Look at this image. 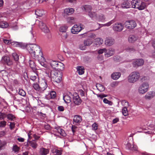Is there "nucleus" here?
Instances as JSON below:
<instances>
[{
  "mask_svg": "<svg viewBox=\"0 0 155 155\" xmlns=\"http://www.w3.org/2000/svg\"><path fill=\"white\" fill-rule=\"evenodd\" d=\"M27 48L32 57L37 60L42 66L47 67L45 59L43 56L41 49L39 46L36 44H30L27 45Z\"/></svg>",
  "mask_w": 155,
  "mask_h": 155,
  "instance_id": "obj_1",
  "label": "nucleus"
},
{
  "mask_svg": "<svg viewBox=\"0 0 155 155\" xmlns=\"http://www.w3.org/2000/svg\"><path fill=\"white\" fill-rule=\"evenodd\" d=\"M62 77L61 73L60 71L53 70L50 72V78L52 81L59 83L61 80Z\"/></svg>",
  "mask_w": 155,
  "mask_h": 155,
  "instance_id": "obj_2",
  "label": "nucleus"
},
{
  "mask_svg": "<svg viewBox=\"0 0 155 155\" xmlns=\"http://www.w3.org/2000/svg\"><path fill=\"white\" fill-rule=\"evenodd\" d=\"M140 77V74L137 71L132 72L128 76V81L130 83H134L137 81Z\"/></svg>",
  "mask_w": 155,
  "mask_h": 155,
  "instance_id": "obj_3",
  "label": "nucleus"
},
{
  "mask_svg": "<svg viewBox=\"0 0 155 155\" xmlns=\"http://www.w3.org/2000/svg\"><path fill=\"white\" fill-rule=\"evenodd\" d=\"M131 3L132 8H138L140 10L144 9L146 6L145 3L141 2L140 1L133 0Z\"/></svg>",
  "mask_w": 155,
  "mask_h": 155,
  "instance_id": "obj_4",
  "label": "nucleus"
},
{
  "mask_svg": "<svg viewBox=\"0 0 155 155\" xmlns=\"http://www.w3.org/2000/svg\"><path fill=\"white\" fill-rule=\"evenodd\" d=\"M124 25L126 28L128 29H132L134 28L137 26L136 22L133 20H129L126 21Z\"/></svg>",
  "mask_w": 155,
  "mask_h": 155,
  "instance_id": "obj_5",
  "label": "nucleus"
},
{
  "mask_svg": "<svg viewBox=\"0 0 155 155\" xmlns=\"http://www.w3.org/2000/svg\"><path fill=\"white\" fill-rule=\"evenodd\" d=\"M149 86L147 83H143L140 85L139 88V93L143 94L147 92L148 90Z\"/></svg>",
  "mask_w": 155,
  "mask_h": 155,
  "instance_id": "obj_6",
  "label": "nucleus"
},
{
  "mask_svg": "<svg viewBox=\"0 0 155 155\" xmlns=\"http://www.w3.org/2000/svg\"><path fill=\"white\" fill-rule=\"evenodd\" d=\"M83 28L81 27V24L78 25H75L71 29L72 33L75 34L81 31Z\"/></svg>",
  "mask_w": 155,
  "mask_h": 155,
  "instance_id": "obj_7",
  "label": "nucleus"
},
{
  "mask_svg": "<svg viewBox=\"0 0 155 155\" xmlns=\"http://www.w3.org/2000/svg\"><path fill=\"white\" fill-rule=\"evenodd\" d=\"M1 62L3 64H6L8 65H11L12 64V62L9 58L7 56H4L2 58Z\"/></svg>",
  "mask_w": 155,
  "mask_h": 155,
  "instance_id": "obj_8",
  "label": "nucleus"
},
{
  "mask_svg": "<svg viewBox=\"0 0 155 155\" xmlns=\"http://www.w3.org/2000/svg\"><path fill=\"white\" fill-rule=\"evenodd\" d=\"M74 12V9L72 8H68L64 10L63 15L66 18L68 15L72 14Z\"/></svg>",
  "mask_w": 155,
  "mask_h": 155,
  "instance_id": "obj_9",
  "label": "nucleus"
},
{
  "mask_svg": "<svg viewBox=\"0 0 155 155\" xmlns=\"http://www.w3.org/2000/svg\"><path fill=\"white\" fill-rule=\"evenodd\" d=\"M143 63V60L141 59H140L134 60L133 61L132 64L134 67L137 68L142 65Z\"/></svg>",
  "mask_w": 155,
  "mask_h": 155,
  "instance_id": "obj_10",
  "label": "nucleus"
},
{
  "mask_svg": "<svg viewBox=\"0 0 155 155\" xmlns=\"http://www.w3.org/2000/svg\"><path fill=\"white\" fill-rule=\"evenodd\" d=\"M124 26L120 23H116L113 25V29L116 31H120L123 29Z\"/></svg>",
  "mask_w": 155,
  "mask_h": 155,
  "instance_id": "obj_11",
  "label": "nucleus"
},
{
  "mask_svg": "<svg viewBox=\"0 0 155 155\" xmlns=\"http://www.w3.org/2000/svg\"><path fill=\"white\" fill-rule=\"evenodd\" d=\"M115 40L113 38L108 37L106 38L105 41V45L108 46H110L114 44Z\"/></svg>",
  "mask_w": 155,
  "mask_h": 155,
  "instance_id": "obj_12",
  "label": "nucleus"
},
{
  "mask_svg": "<svg viewBox=\"0 0 155 155\" xmlns=\"http://www.w3.org/2000/svg\"><path fill=\"white\" fill-rule=\"evenodd\" d=\"M39 26L42 31L46 34L48 33V28L46 26L45 24H44L43 22L41 21L39 22Z\"/></svg>",
  "mask_w": 155,
  "mask_h": 155,
  "instance_id": "obj_13",
  "label": "nucleus"
},
{
  "mask_svg": "<svg viewBox=\"0 0 155 155\" xmlns=\"http://www.w3.org/2000/svg\"><path fill=\"white\" fill-rule=\"evenodd\" d=\"M73 100L74 102L76 104L79 105L81 103V100L77 93H75L74 95Z\"/></svg>",
  "mask_w": 155,
  "mask_h": 155,
  "instance_id": "obj_14",
  "label": "nucleus"
},
{
  "mask_svg": "<svg viewBox=\"0 0 155 155\" xmlns=\"http://www.w3.org/2000/svg\"><path fill=\"white\" fill-rule=\"evenodd\" d=\"M155 96V92L153 91H151L148 92L145 96L146 99L150 100Z\"/></svg>",
  "mask_w": 155,
  "mask_h": 155,
  "instance_id": "obj_15",
  "label": "nucleus"
},
{
  "mask_svg": "<svg viewBox=\"0 0 155 155\" xmlns=\"http://www.w3.org/2000/svg\"><path fill=\"white\" fill-rule=\"evenodd\" d=\"M82 120V117L79 115H75L74 116L73 120V122L76 123H79Z\"/></svg>",
  "mask_w": 155,
  "mask_h": 155,
  "instance_id": "obj_16",
  "label": "nucleus"
},
{
  "mask_svg": "<svg viewBox=\"0 0 155 155\" xmlns=\"http://www.w3.org/2000/svg\"><path fill=\"white\" fill-rule=\"evenodd\" d=\"M58 61H54L52 60H49V63L50 64L51 67L53 69L56 70V67H57V64Z\"/></svg>",
  "mask_w": 155,
  "mask_h": 155,
  "instance_id": "obj_17",
  "label": "nucleus"
},
{
  "mask_svg": "<svg viewBox=\"0 0 155 155\" xmlns=\"http://www.w3.org/2000/svg\"><path fill=\"white\" fill-rule=\"evenodd\" d=\"M138 37L135 35H130L128 38L129 41L131 43H133L137 39Z\"/></svg>",
  "mask_w": 155,
  "mask_h": 155,
  "instance_id": "obj_18",
  "label": "nucleus"
},
{
  "mask_svg": "<svg viewBox=\"0 0 155 155\" xmlns=\"http://www.w3.org/2000/svg\"><path fill=\"white\" fill-rule=\"evenodd\" d=\"M48 153V149L42 147L40 149L39 153L41 155H46Z\"/></svg>",
  "mask_w": 155,
  "mask_h": 155,
  "instance_id": "obj_19",
  "label": "nucleus"
},
{
  "mask_svg": "<svg viewBox=\"0 0 155 155\" xmlns=\"http://www.w3.org/2000/svg\"><path fill=\"white\" fill-rule=\"evenodd\" d=\"M121 73L119 72H114L111 75L112 79L115 80L118 79L120 76Z\"/></svg>",
  "mask_w": 155,
  "mask_h": 155,
  "instance_id": "obj_20",
  "label": "nucleus"
},
{
  "mask_svg": "<svg viewBox=\"0 0 155 155\" xmlns=\"http://www.w3.org/2000/svg\"><path fill=\"white\" fill-rule=\"evenodd\" d=\"M29 64L30 67L32 69L34 72H35L36 70L35 64L33 61L30 60L29 61Z\"/></svg>",
  "mask_w": 155,
  "mask_h": 155,
  "instance_id": "obj_21",
  "label": "nucleus"
},
{
  "mask_svg": "<svg viewBox=\"0 0 155 155\" xmlns=\"http://www.w3.org/2000/svg\"><path fill=\"white\" fill-rule=\"evenodd\" d=\"M114 53V50L111 48L109 49L108 50L107 49V51H106L105 55L106 56L108 57L113 55Z\"/></svg>",
  "mask_w": 155,
  "mask_h": 155,
  "instance_id": "obj_22",
  "label": "nucleus"
},
{
  "mask_svg": "<svg viewBox=\"0 0 155 155\" xmlns=\"http://www.w3.org/2000/svg\"><path fill=\"white\" fill-rule=\"evenodd\" d=\"M28 144L33 148L35 149L37 148V144L36 141L35 140H32L31 141H28Z\"/></svg>",
  "mask_w": 155,
  "mask_h": 155,
  "instance_id": "obj_23",
  "label": "nucleus"
},
{
  "mask_svg": "<svg viewBox=\"0 0 155 155\" xmlns=\"http://www.w3.org/2000/svg\"><path fill=\"white\" fill-rule=\"evenodd\" d=\"M51 151L53 153H55L54 155H61L62 154L61 150H58L55 148H52Z\"/></svg>",
  "mask_w": 155,
  "mask_h": 155,
  "instance_id": "obj_24",
  "label": "nucleus"
},
{
  "mask_svg": "<svg viewBox=\"0 0 155 155\" xmlns=\"http://www.w3.org/2000/svg\"><path fill=\"white\" fill-rule=\"evenodd\" d=\"M56 69L62 71L64 70V64L61 62H58L57 64Z\"/></svg>",
  "mask_w": 155,
  "mask_h": 155,
  "instance_id": "obj_25",
  "label": "nucleus"
},
{
  "mask_svg": "<svg viewBox=\"0 0 155 155\" xmlns=\"http://www.w3.org/2000/svg\"><path fill=\"white\" fill-rule=\"evenodd\" d=\"M35 14L38 16H41L44 14V12L42 9H37L35 11Z\"/></svg>",
  "mask_w": 155,
  "mask_h": 155,
  "instance_id": "obj_26",
  "label": "nucleus"
},
{
  "mask_svg": "<svg viewBox=\"0 0 155 155\" xmlns=\"http://www.w3.org/2000/svg\"><path fill=\"white\" fill-rule=\"evenodd\" d=\"M63 99L66 103H68L71 101V98L68 95H66L64 96Z\"/></svg>",
  "mask_w": 155,
  "mask_h": 155,
  "instance_id": "obj_27",
  "label": "nucleus"
},
{
  "mask_svg": "<svg viewBox=\"0 0 155 155\" xmlns=\"http://www.w3.org/2000/svg\"><path fill=\"white\" fill-rule=\"evenodd\" d=\"M77 71L78 74L80 75L84 73V68L81 66H78L77 67Z\"/></svg>",
  "mask_w": 155,
  "mask_h": 155,
  "instance_id": "obj_28",
  "label": "nucleus"
},
{
  "mask_svg": "<svg viewBox=\"0 0 155 155\" xmlns=\"http://www.w3.org/2000/svg\"><path fill=\"white\" fill-rule=\"evenodd\" d=\"M93 43V41L90 39H87L84 40V44L85 46H89L91 45Z\"/></svg>",
  "mask_w": 155,
  "mask_h": 155,
  "instance_id": "obj_29",
  "label": "nucleus"
},
{
  "mask_svg": "<svg viewBox=\"0 0 155 155\" xmlns=\"http://www.w3.org/2000/svg\"><path fill=\"white\" fill-rule=\"evenodd\" d=\"M8 26V24L5 21H0V28H6Z\"/></svg>",
  "mask_w": 155,
  "mask_h": 155,
  "instance_id": "obj_30",
  "label": "nucleus"
},
{
  "mask_svg": "<svg viewBox=\"0 0 155 155\" xmlns=\"http://www.w3.org/2000/svg\"><path fill=\"white\" fill-rule=\"evenodd\" d=\"M122 7L124 8H129L130 7V5L128 2H124L121 5Z\"/></svg>",
  "mask_w": 155,
  "mask_h": 155,
  "instance_id": "obj_31",
  "label": "nucleus"
},
{
  "mask_svg": "<svg viewBox=\"0 0 155 155\" xmlns=\"http://www.w3.org/2000/svg\"><path fill=\"white\" fill-rule=\"evenodd\" d=\"M11 45L15 47H20L22 45V43L17 41H12L11 42Z\"/></svg>",
  "mask_w": 155,
  "mask_h": 155,
  "instance_id": "obj_32",
  "label": "nucleus"
},
{
  "mask_svg": "<svg viewBox=\"0 0 155 155\" xmlns=\"http://www.w3.org/2000/svg\"><path fill=\"white\" fill-rule=\"evenodd\" d=\"M44 82L41 84V86L40 87V88L42 90H45L47 87V84L45 80H44Z\"/></svg>",
  "mask_w": 155,
  "mask_h": 155,
  "instance_id": "obj_33",
  "label": "nucleus"
},
{
  "mask_svg": "<svg viewBox=\"0 0 155 155\" xmlns=\"http://www.w3.org/2000/svg\"><path fill=\"white\" fill-rule=\"evenodd\" d=\"M88 15L91 18H92L96 19L97 18V14L95 12H93L91 11L89 12L88 13Z\"/></svg>",
  "mask_w": 155,
  "mask_h": 155,
  "instance_id": "obj_34",
  "label": "nucleus"
},
{
  "mask_svg": "<svg viewBox=\"0 0 155 155\" xmlns=\"http://www.w3.org/2000/svg\"><path fill=\"white\" fill-rule=\"evenodd\" d=\"M12 151L15 153H18L20 150V148L17 145H13L12 148Z\"/></svg>",
  "mask_w": 155,
  "mask_h": 155,
  "instance_id": "obj_35",
  "label": "nucleus"
},
{
  "mask_svg": "<svg viewBox=\"0 0 155 155\" xmlns=\"http://www.w3.org/2000/svg\"><path fill=\"white\" fill-rule=\"evenodd\" d=\"M84 9L88 13L89 12H90L91 10V6L85 5L83 7Z\"/></svg>",
  "mask_w": 155,
  "mask_h": 155,
  "instance_id": "obj_36",
  "label": "nucleus"
},
{
  "mask_svg": "<svg viewBox=\"0 0 155 155\" xmlns=\"http://www.w3.org/2000/svg\"><path fill=\"white\" fill-rule=\"evenodd\" d=\"M96 87L97 89L101 92H102L104 91V87L102 84H97Z\"/></svg>",
  "mask_w": 155,
  "mask_h": 155,
  "instance_id": "obj_37",
  "label": "nucleus"
},
{
  "mask_svg": "<svg viewBox=\"0 0 155 155\" xmlns=\"http://www.w3.org/2000/svg\"><path fill=\"white\" fill-rule=\"evenodd\" d=\"M30 36L31 39H35V33L32 29L30 32Z\"/></svg>",
  "mask_w": 155,
  "mask_h": 155,
  "instance_id": "obj_38",
  "label": "nucleus"
},
{
  "mask_svg": "<svg viewBox=\"0 0 155 155\" xmlns=\"http://www.w3.org/2000/svg\"><path fill=\"white\" fill-rule=\"evenodd\" d=\"M6 117H7L8 120L11 121L15 118L14 116L12 114H6Z\"/></svg>",
  "mask_w": 155,
  "mask_h": 155,
  "instance_id": "obj_39",
  "label": "nucleus"
},
{
  "mask_svg": "<svg viewBox=\"0 0 155 155\" xmlns=\"http://www.w3.org/2000/svg\"><path fill=\"white\" fill-rule=\"evenodd\" d=\"M68 28V27L66 25L61 26L60 28V31L62 32H65Z\"/></svg>",
  "mask_w": 155,
  "mask_h": 155,
  "instance_id": "obj_40",
  "label": "nucleus"
},
{
  "mask_svg": "<svg viewBox=\"0 0 155 155\" xmlns=\"http://www.w3.org/2000/svg\"><path fill=\"white\" fill-rule=\"evenodd\" d=\"M58 133L63 136L65 137L66 136V134L63 130L59 128L58 130Z\"/></svg>",
  "mask_w": 155,
  "mask_h": 155,
  "instance_id": "obj_41",
  "label": "nucleus"
},
{
  "mask_svg": "<svg viewBox=\"0 0 155 155\" xmlns=\"http://www.w3.org/2000/svg\"><path fill=\"white\" fill-rule=\"evenodd\" d=\"M122 112L123 115L125 116H127L128 115L127 110L126 107H124L123 108Z\"/></svg>",
  "mask_w": 155,
  "mask_h": 155,
  "instance_id": "obj_42",
  "label": "nucleus"
},
{
  "mask_svg": "<svg viewBox=\"0 0 155 155\" xmlns=\"http://www.w3.org/2000/svg\"><path fill=\"white\" fill-rule=\"evenodd\" d=\"M50 97L51 99L54 98L56 96V93L55 91H51L50 94Z\"/></svg>",
  "mask_w": 155,
  "mask_h": 155,
  "instance_id": "obj_43",
  "label": "nucleus"
},
{
  "mask_svg": "<svg viewBox=\"0 0 155 155\" xmlns=\"http://www.w3.org/2000/svg\"><path fill=\"white\" fill-rule=\"evenodd\" d=\"M95 42L97 43V44L99 45H101L103 42V39L100 38H97L95 39Z\"/></svg>",
  "mask_w": 155,
  "mask_h": 155,
  "instance_id": "obj_44",
  "label": "nucleus"
},
{
  "mask_svg": "<svg viewBox=\"0 0 155 155\" xmlns=\"http://www.w3.org/2000/svg\"><path fill=\"white\" fill-rule=\"evenodd\" d=\"M19 94L22 96H25L26 95V93L25 91L22 89H20L18 91Z\"/></svg>",
  "mask_w": 155,
  "mask_h": 155,
  "instance_id": "obj_45",
  "label": "nucleus"
},
{
  "mask_svg": "<svg viewBox=\"0 0 155 155\" xmlns=\"http://www.w3.org/2000/svg\"><path fill=\"white\" fill-rule=\"evenodd\" d=\"M7 122L5 120L0 121V127H4L6 125Z\"/></svg>",
  "mask_w": 155,
  "mask_h": 155,
  "instance_id": "obj_46",
  "label": "nucleus"
},
{
  "mask_svg": "<svg viewBox=\"0 0 155 155\" xmlns=\"http://www.w3.org/2000/svg\"><path fill=\"white\" fill-rule=\"evenodd\" d=\"M33 87L36 90L39 91L40 89V87L37 84H33Z\"/></svg>",
  "mask_w": 155,
  "mask_h": 155,
  "instance_id": "obj_47",
  "label": "nucleus"
},
{
  "mask_svg": "<svg viewBox=\"0 0 155 155\" xmlns=\"http://www.w3.org/2000/svg\"><path fill=\"white\" fill-rule=\"evenodd\" d=\"M6 114L2 112H0V120H4L6 117Z\"/></svg>",
  "mask_w": 155,
  "mask_h": 155,
  "instance_id": "obj_48",
  "label": "nucleus"
},
{
  "mask_svg": "<svg viewBox=\"0 0 155 155\" xmlns=\"http://www.w3.org/2000/svg\"><path fill=\"white\" fill-rule=\"evenodd\" d=\"M12 55L15 61H17L19 59L18 56L17 54L15 53H13L12 54Z\"/></svg>",
  "mask_w": 155,
  "mask_h": 155,
  "instance_id": "obj_49",
  "label": "nucleus"
},
{
  "mask_svg": "<svg viewBox=\"0 0 155 155\" xmlns=\"http://www.w3.org/2000/svg\"><path fill=\"white\" fill-rule=\"evenodd\" d=\"M126 50L127 52L134 51H135L134 48L132 46L127 47L126 49Z\"/></svg>",
  "mask_w": 155,
  "mask_h": 155,
  "instance_id": "obj_50",
  "label": "nucleus"
},
{
  "mask_svg": "<svg viewBox=\"0 0 155 155\" xmlns=\"http://www.w3.org/2000/svg\"><path fill=\"white\" fill-rule=\"evenodd\" d=\"M107 51V49L106 48H103L100 49L98 50L97 52L99 54H102L103 52H104L105 53L106 51Z\"/></svg>",
  "mask_w": 155,
  "mask_h": 155,
  "instance_id": "obj_51",
  "label": "nucleus"
},
{
  "mask_svg": "<svg viewBox=\"0 0 155 155\" xmlns=\"http://www.w3.org/2000/svg\"><path fill=\"white\" fill-rule=\"evenodd\" d=\"M103 102L106 104H109L111 105L112 104V102L109 100H108L107 99L104 98L103 99Z\"/></svg>",
  "mask_w": 155,
  "mask_h": 155,
  "instance_id": "obj_52",
  "label": "nucleus"
},
{
  "mask_svg": "<svg viewBox=\"0 0 155 155\" xmlns=\"http://www.w3.org/2000/svg\"><path fill=\"white\" fill-rule=\"evenodd\" d=\"M118 84V82L117 81H114L112 82L110 84V86L113 87H115L117 86Z\"/></svg>",
  "mask_w": 155,
  "mask_h": 155,
  "instance_id": "obj_53",
  "label": "nucleus"
},
{
  "mask_svg": "<svg viewBox=\"0 0 155 155\" xmlns=\"http://www.w3.org/2000/svg\"><path fill=\"white\" fill-rule=\"evenodd\" d=\"M74 19L73 17H69L67 18V21L68 22L71 23L73 22Z\"/></svg>",
  "mask_w": 155,
  "mask_h": 155,
  "instance_id": "obj_54",
  "label": "nucleus"
},
{
  "mask_svg": "<svg viewBox=\"0 0 155 155\" xmlns=\"http://www.w3.org/2000/svg\"><path fill=\"white\" fill-rule=\"evenodd\" d=\"M99 19L101 21H104L105 19V17L103 14H101L99 16Z\"/></svg>",
  "mask_w": 155,
  "mask_h": 155,
  "instance_id": "obj_55",
  "label": "nucleus"
},
{
  "mask_svg": "<svg viewBox=\"0 0 155 155\" xmlns=\"http://www.w3.org/2000/svg\"><path fill=\"white\" fill-rule=\"evenodd\" d=\"M141 81L142 82L145 83L144 82H147L148 81V79L147 77H143L141 78Z\"/></svg>",
  "mask_w": 155,
  "mask_h": 155,
  "instance_id": "obj_56",
  "label": "nucleus"
},
{
  "mask_svg": "<svg viewBox=\"0 0 155 155\" xmlns=\"http://www.w3.org/2000/svg\"><path fill=\"white\" fill-rule=\"evenodd\" d=\"M85 46L84 45H79V48L82 50H85L86 49Z\"/></svg>",
  "mask_w": 155,
  "mask_h": 155,
  "instance_id": "obj_57",
  "label": "nucleus"
},
{
  "mask_svg": "<svg viewBox=\"0 0 155 155\" xmlns=\"http://www.w3.org/2000/svg\"><path fill=\"white\" fill-rule=\"evenodd\" d=\"M37 74H36L35 75H32L30 76V78L31 80L34 81L37 78Z\"/></svg>",
  "mask_w": 155,
  "mask_h": 155,
  "instance_id": "obj_58",
  "label": "nucleus"
},
{
  "mask_svg": "<svg viewBox=\"0 0 155 155\" xmlns=\"http://www.w3.org/2000/svg\"><path fill=\"white\" fill-rule=\"evenodd\" d=\"M3 41L4 43L6 44H11V40H6V39H4Z\"/></svg>",
  "mask_w": 155,
  "mask_h": 155,
  "instance_id": "obj_59",
  "label": "nucleus"
},
{
  "mask_svg": "<svg viewBox=\"0 0 155 155\" xmlns=\"http://www.w3.org/2000/svg\"><path fill=\"white\" fill-rule=\"evenodd\" d=\"M113 23H114V21L113 20H112V21H109L108 23L104 24V25L105 26H110L111 24H112Z\"/></svg>",
  "mask_w": 155,
  "mask_h": 155,
  "instance_id": "obj_60",
  "label": "nucleus"
},
{
  "mask_svg": "<svg viewBox=\"0 0 155 155\" xmlns=\"http://www.w3.org/2000/svg\"><path fill=\"white\" fill-rule=\"evenodd\" d=\"M9 126L10 129L12 130L14 128L15 126V124L13 122H10V124Z\"/></svg>",
  "mask_w": 155,
  "mask_h": 155,
  "instance_id": "obj_61",
  "label": "nucleus"
},
{
  "mask_svg": "<svg viewBox=\"0 0 155 155\" xmlns=\"http://www.w3.org/2000/svg\"><path fill=\"white\" fill-rule=\"evenodd\" d=\"M58 110L59 111H63L64 110V108L63 106H60L58 107Z\"/></svg>",
  "mask_w": 155,
  "mask_h": 155,
  "instance_id": "obj_62",
  "label": "nucleus"
},
{
  "mask_svg": "<svg viewBox=\"0 0 155 155\" xmlns=\"http://www.w3.org/2000/svg\"><path fill=\"white\" fill-rule=\"evenodd\" d=\"M61 38L62 39H65L67 37V35L66 33H64L61 35Z\"/></svg>",
  "mask_w": 155,
  "mask_h": 155,
  "instance_id": "obj_63",
  "label": "nucleus"
},
{
  "mask_svg": "<svg viewBox=\"0 0 155 155\" xmlns=\"http://www.w3.org/2000/svg\"><path fill=\"white\" fill-rule=\"evenodd\" d=\"M89 37L93 39L94 38L96 37V35L94 33L91 34L89 36Z\"/></svg>",
  "mask_w": 155,
  "mask_h": 155,
  "instance_id": "obj_64",
  "label": "nucleus"
}]
</instances>
